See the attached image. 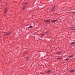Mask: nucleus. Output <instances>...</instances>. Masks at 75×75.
Instances as JSON below:
<instances>
[{"mask_svg":"<svg viewBox=\"0 0 75 75\" xmlns=\"http://www.w3.org/2000/svg\"><path fill=\"white\" fill-rule=\"evenodd\" d=\"M10 34H11V33L10 32L8 33H7L6 34H5V35L6 36H7V35H10Z\"/></svg>","mask_w":75,"mask_h":75,"instance_id":"obj_1","label":"nucleus"},{"mask_svg":"<svg viewBox=\"0 0 75 75\" xmlns=\"http://www.w3.org/2000/svg\"><path fill=\"white\" fill-rule=\"evenodd\" d=\"M71 29L72 30H75V27H73L71 28Z\"/></svg>","mask_w":75,"mask_h":75,"instance_id":"obj_2","label":"nucleus"},{"mask_svg":"<svg viewBox=\"0 0 75 75\" xmlns=\"http://www.w3.org/2000/svg\"><path fill=\"white\" fill-rule=\"evenodd\" d=\"M47 74H49L51 73V71L49 70L47 72Z\"/></svg>","mask_w":75,"mask_h":75,"instance_id":"obj_3","label":"nucleus"},{"mask_svg":"<svg viewBox=\"0 0 75 75\" xmlns=\"http://www.w3.org/2000/svg\"><path fill=\"white\" fill-rule=\"evenodd\" d=\"M55 8V7H53L52 8V11H54V9Z\"/></svg>","mask_w":75,"mask_h":75,"instance_id":"obj_4","label":"nucleus"},{"mask_svg":"<svg viewBox=\"0 0 75 75\" xmlns=\"http://www.w3.org/2000/svg\"><path fill=\"white\" fill-rule=\"evenodd\" d=\"M58 21V20H54V21H53V22H52V23H55V22H56V21Z\"/></svg>","mask_w":75,"mask_h":75,"instance_id":"obj_5","label":"nucleus"},{"mask_svg":"<svg viewBox=\"0 0 75 75\" xmlns=\"http://www.w3.org/2000/svg\"><path fill=\"white\" fill-rule=\"evenodd\" d=\"M45 22H47V23H49V22H50V21L49 20H47V21H45Z\"/></svg>","mask_w":75,"mask_h":75,"instance_id":"obj_6","label":"nucleus"},{"mask_svg":"<svg viewBox=\"0 0 75 75\" xmlns=\"http://www.w3.org/2000/svg\"><path fill=\"white\" fill-rule=\"evenodd\" d=\"M75 71V70H71L70 71V72H73Z\"/></svg>","mask_w":75,"mask_h":75,"instance_id":"obj_7","label":"nucleus"},{"mask_svg":"<svg viewBox=\"0 0 75 75\" xmlns=\"http://www.w3.org/2000/svg\"><path fill=\"white\" fill-rule=\"evenodd\" d=\"M75 42H73L71 44V45H74V44H75Z\"/></svg>","mask_w":75,"mask_h":75,"instance_id":"obj_8","label":"nucleus"},{"mask_svg":"<svg viewBox=\"0 0 75 75\" xmlns=\"http://www.w3.org/2000/svg\"><path fill=\"white\" fill-rule=\"evenodd\" d=\"M69 13H72L73 14H75V12H69Z\"/></svg>","mask_w":75,"mask_h":75,"instance_id":"obj_9","label":"nucleus"},{"mask_svg":"<svg viewBox=\"0 0 75 75\" xmlns=\"http://www.w3.org/2000/svg\"><path fill=\"white\" fill-rule=\"evenodd\" d=\"M32 27H33V26H29L28 27V28H32Z\"/></svg>","mask_w":75,"mask_h":75,"instance_id":"obj_10","label":"nucleus"},{"mask_svg":"<svg viewBox=\"0 0 75 75\" xmlns=\"http://www.w3.org/2000/svg\"><path fill=\"white\" fill-rule=\"evenodd\" d=\"M49 33V31H47L45 33L46 34H48Z\"/></svg>","mask_w":75,"mask_h":75,"instance_id":"obj_11","label":"nucleus"},{"mask_svg":"<svg viewBox=\"0 0 75 75\" xmlns=\"http://www.w3.org/2000/svg\"><path fill=\"white\" fill-rule=\"evenodd\" d=\"M74 57V55H72L71 56H70L69 57Z\"/></svg>","mask_w":75,"mask_h":75,"instance_id":"obj_12","label":"nucleus"},{"mask_svg":"<svg viewBox=\"0 0 75 75\" xmlns=\"http://www.w3.org/2000/svg\"><path fill=\"white\" fill-rule=\"evenodd\" d=\"M7 9H6L5 10V12H4V14H6V11H7Z\"/></svg>","mask_w":75,"mask_h":75,"instance_id":"obj_13","label":"nucleus"},{"mask_svg":"<svg viewBox=\"0 0 75 75\" xmlns=\"http://www.w3.org/2000/svg\"><path fill=\"white\" fill-rule=\"evenodd\" d=\"M25 6L23 8V10H24V8H25Z\"/></svg>","mask_w":75,"mask_h":75,"instance_id":"obj_14","label":"nucleus"},{"mask_svg":"<svg viewBox=\"0 0 75 75\" xmlns=\"http://www.w3.org/2000/svg\"><path fill=\"white\" fill-rule=\"evenodd\" d=\"M68 60H69V59H65V61H68Z\"/></svg>","mask_w":75,"mask_h":75,"instance_id":"obj_15","label":"nucleus"},{"mask_svg":"<svg viewBox=\"0 0 75 75\" xmlns=\"http://www.w3.org/2000/svg\"><path fill=\"white\" fill-rule=\"evenodd\" d=\"M61 58H58V59H60Z\"/></svg>","mask_w":75,"mask_h":75,"instance_id":"obj_16","label":"nucleus"},{"mask_svg":"<svg viewBox=\"0 0 75 75\" xmlns=\"http://www.w3.org/2000/svg\"><path fill=\"white\" fill-rule=\"evenodd\" d=\"M41 35H42V36H44V34H42Z\"/></svg>","mask_w":75,"mask_h":75,"instance_id":"obj_17","label":"nucleus"},{"mask_svg":"<svg viewBox=\"0 0 75 75\" xmlns=\"http://www.w3.org/2000/svg\"><path fill=\"white\" fill-rule=\"evenodd\" d=\"M29 58H30V57H28L27 58V59H29Z\"/></svg>","mask_w":75,"mask_h":75,"instance_id":"obj_18","label":"nucleus"},{"mask_svg":"<svg viewBox=\"0 0 75 75\" xmlns=\"http://www.w3.org/2000/svg\"><path fill=\"white\" fill-rule=\"evenodd\" d=\"M41 74H44V73H41Z\"/></svg>","mask_w":75,"mask_h":75,"instance_id":"obj_19","label":"nucleus"},{"mask_svg":"<svg viewBox=\"0 0 75 75\" xmlns=\"http://www.w3.org/2000/svg\"><path fill=\"white\" fill-rule=\"evenodd\" d=\"M58 54H59V53H61V52H58Z\"/></svg>","mask_w":75,"mask_h":75,"instance_id":"obj_20","label":"nucleus"},{"mask_svg":"<svg viewBox=\"0 0 75 75\" xmlns=\"http://www.w3.org/2000/svg\"><path fill=\"white\" fill-rule=\"evenodd\" d=\"M27 3H26L25 4H27Z\"/></svg>","mask_w":75,"mask_h":75,"instance_id":"obj_21","label":"nucleus"},{"mask_svg":"<svg viewBox=\"0 0 75 75\" xmlns=\"http://www.w3.org/2000/svg\"><path fill=\"white\" fill-rule=\"evenodd\" d=\"M2 6H3V5H2L1 6V7H2Z\"/></svg>","mask_w":75,"mask_h":75,"instance_id":"obj_22","label":"nucleus"}]
</instances>
